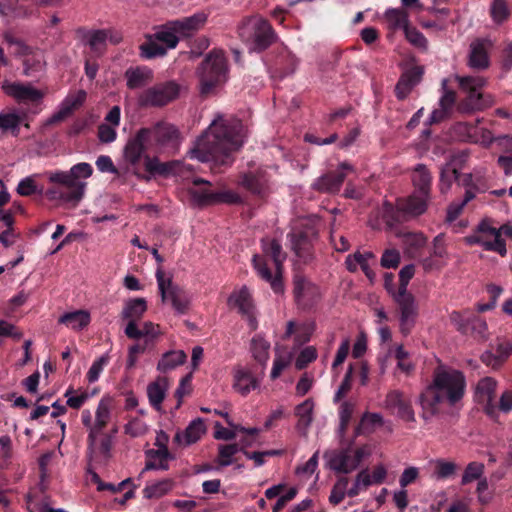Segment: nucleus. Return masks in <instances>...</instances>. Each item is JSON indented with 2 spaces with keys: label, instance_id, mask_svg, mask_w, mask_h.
<instances>
[{
  "label": "nucleus",
  "instance_id": "26",
  "mask_svg": "<svg viewBox=\"0 0 512 512\" xmlns=\"http://www.w3.org/2000/svg\"><path fill=\"white\" fill-rule=\"evenodd\" d=\"M291 242V248L304 262L312 258V241L308 233L303 231H294L288 234Z\"/></svg>",
  "mask_w": 512,
  "mask_h": 512
},
{
  "label": "nucleus",
  "instance_id": "60",
  "mask_svg": "<svg viewBox=\"0 0 512 512\" xmlns=\"http://www.w3.org/2000/svg\"><path fill=\"white\" fill-rule=\"evenodd\" d=\"M354 365L350 364L337 392L334 395V402H339L351 389Z\"/></svg>",
  "mask_w": 512,
  "mask_h": 512
},
{
  "label": "nucleus",
  "instance_id": "23",
  "mask_svg": "<svg viewBox=\"0 0 512 512\" xmlns=\"http://www.w3.org/2000/svg\"><path fill=\"white\" fill-rule=\"evenodd\" d=\"M96 420L95 424L89 431L87 442L88 449L94 450L96 445L97 436L102 432V430L107 426L110 420V401L106 399H101L97 409H96Z\"/></svg>",
  "mask_w": 512,
  "mask_h": 512
},
{
  "label": "nucleus",
  "instance_id": "6",
  "mask_svg": "<svg viewBox=\"0 0 512 512\" xmlns=\"http://www.w3.org/2000/svg\"><path fill=\"white\" fill-rule=\"evenodd\" d=\"M431 197L412 193L408 197H399L393 204L384 201L381 207V218L388 229L392 230L413 218L424 214L428 208Z\"/></svg>",
  "mask_w": 512,
  "mask_h": 512
},
{
  "label": "nucleus",
  "instance_id": "41",
  "mask_svg": "<svg viewBox=\"0 0 512 512\" xmlns=\"http://www.w3.org/2000/svg\"><path fill=\"white\" fill-rule=\"evenodd\" d=\"M147 310V303L144 298H135L128 301L122 310V318L137 321Z\"/></svg>",
  "mask_w": 512,
  "mask_h": 512
},
{
  "label": "nucleus",
  "instance_id": "43",
  "mask_svg": "<svg viewBox=\"0 0 512 512\" xmlns=\"http://www.w3.org/2000/svg\"><path fill=\"white\" fill-rule=\"evenodd\" d=\"M27 112L0 114V129L11 130L18 134L20 124L26 119Z\"/></svg>",
  "mask_w": 512,
  "mask_h": 512
},
{
  "label": "nucleus",
  "instance_id": "56",
  "mask_svg": "<svg viewBox=\"0 0 512 512\" xmlns=\"http://www.w3.org/2000/svg\"><path fill=\"white\" fill-rule=\"evenodd\" d=\"M109 360V355L104 354L92 363L89 371L86 374V378L89 383H94L95 381L98 380L104 367L109 363Z\"/></svg>",
  "mask_w": 512,
  "mask_h": 512
},
{
  "label": "nucleus",
  "instance_id": "24",
  "mask_svg": "<svg viewBox=\"0 0 512 512\" xmlns=\"http://www.w3.org/2000/svg\"><path fill=\"white\" fill-rule=\"evenodd\" d=\"M496 391V381L490 377L481 379L476 387V394L479 401L483 402L485 413L491 417H496V404L493 399Z\"/></svg>",
  "mask_w": 512,
  "mask_h": 512
},
{
  "label": "nucleus",
  "instance_id": "55",
  "mask_svg": "<svg viewBox=\"0 0 512 512\" xmlns=\"http://www.w3.org/2000/svg\"><path fill=\"white\" fill-rule=\"evenodd\" d=\"M383 425V417L378 413L366 412L363 414L360 423L355 428L356 436L361 435L368 426H381Z\"/></svg>",
  "mask_w": 512,
  "mask_h": 512
},
{
  "label": "nucleus",
  "instance_id": "14",
  "mask_svg": "<svg viewBox=\"0 0 512 512\" xmlns=\"http://www.w3.org/2000/svg\"><path fill=\"white\" fill-rule=\"evenodd\" d=\"M1 88L6 95L14 98L18 104L32 108L37 107L44 97L41 90L18 82L4 81Z\"/></svg>",
  "mask_w": 512,
  "mask_h": 512
},
{
  "label": "nucleus",
  "instance_id": "3",
  "mask_svg": "<svg viewBox=\"0 0 512 512\" xmlns=\"http://www.w3.org/2000/svg\"><path fill=\"white\" fill-rule=\"evenodd\" d=\"M148 130L139 129L136 134L130 137L124 147V159L129 169L139 178L149 180L151 177H168L179 171L180 162H161L157 157L144 155L148 145Z\"/></svg>",
  "mask_w": 512,
  "mask_h": 512
},
{
  "label": "nucleus",
  "instance_id": "7",
  "mask_svg": "<svg viewBox=\"0 0 512 512\" xmlns=\"http://www.w3.org/2000/svg\"><path fill=\"white\" fill-rule=\"evenodd\" d=\"M240 39L250 50L262 52L276 40V34L268 20L252 16L245 18L238 26Z\"/></svg>",
  "mask_w": 512,
  "mask_h": 512
},
{
  "label": "nucleus",
  "instance_id": "62",
  "mask_svg": "<svg viewBox=\"0 0 512 512\" xmlns=\"http://www.w3.org/2000/svg\"><path fill=\"white\" fill-rule=\"evenodd\" d=\"M457 469V466L453 462L439 460L436 464V476L439 479H446L452 476Z\"/></svg>",
  "mask_w": 512,
  "mask_h": 512
},
{
  "label": "nucleus",
  "instance_id": "57",
  "mask_svg": "<svg viewBox=\"0 0 512 512\" xmlns=\"http://www.w3.org/2000/svg\"><path fill=\"white\" fill-rule=\"evenodd\" d=\"M354 404L348 401H345L341 404L339 409V419H340V425L339 430L343 434L346 432L348 425L350 423V420L352 418L353 412H354Z\"/></svg>",
  "mask_w": 512,
  "mask_h": 512
},
{
  "label": "nucleus",
  "instance_id": "54",
  "mask_svg": "<svg viewBox=\"0 0 512 512\" xmlns=\"http://www.w3.org/2000/svg\"><path fill=\"white\" fill-rule=\"evenodd\" d=\"M298 65V60L294 55L289 53L279 58V67L277 68L281 78L287 77L294 73Z\"/></svg>",
  "mask_w": 512,
  "mask_h": 512
},
{
  "label": "nucleus",
  "instance_id": "28",
  "mask_svg": "<svg viewBox=\"0 0 512 512\" xmlns=\"http://www.w3.org/2000/svg\"><path fill=\"white\" fill-rule=\"evenodd\" d=\"M124 77L129 89L143 88L153 79V72L146 66L130 67L125 71Z\"/></svg>",
  "mask_w": 512,
  "mask_h": 512
},
{
  "label": "nucleus",
  "instance_id": "9",
  "mask_svg": "<svg viewBox=\"0 0 512 512\" xmlns=\"http://www.w3.org/2000/svg\"><path fill=\"white\" fill-rule=\"evenodd\" d=\"M228 74L227 59L221 50L209 52L198 68L200 94L204 97L226 81Z\"/></svg>",
  "mask_w": 512,
  "mask_h": 512
},
{
  "label": "nucleus",
  "instance_id": "49",
  "mask_svg": "<svg viewBox=\"0 0 512 512\" xmlns=\"http://www.w3.org/2000/svg\"><path fill=\"white\" fill-rule=\"evenodd\" d=\"M107 33L105 30L93 31L88 39V44L96 56H101L106 49Z\"/></svg>",
  "mask_w": 512,
  "mask_h": 512
},
{
  "label": "nucleus",
  "instance_id": "58",
  "mask_svg": "<svg viewBox=\"0 0 512 512\" xmlns=\"http://www.w3.org/2000/svg\"><path fill=\"white\" fill-rule=\"evenodd\" d=\"M317 351L313 346L305 347L295 361V367L298 370H302L308 366L311 362L316 360Z\"/></svg>",
  "mask_w": 512,
  "mask_h": 512
},
{
  "label": "nucleus",
  "instance_id": "47",
  "mask_svg": "<svg viewBox=\"0 0 512 512\" xmlns=\"http://www.w3.org/2000/svg\"><path fill=\"white\" fill-rule=\"evenodd\" d=\"M270 344L265 341L261 336L253 337L251 342V350L255 360L259 363H264L268 359V350Z\"/></svg>",
  "mask_w": 512,
  "mask_h": 512
},
{
  "label": "nucleus",
  "instance_id": "13",
  "mask_svg": "<svg viewBox=\"0 0 512 512\" xmlns=\"http://www.w3.org/2000/svg\"><path fill=\"white\" fill-rule=\"evenodd\" d=\"M451 321L457 331L464 335H470L477 340H486L488 337V326L482 317L475 314H462L452 312Z\"/></svg>",
  "mask_w": 512,
  "mask_h": 512
},
{
  "label": "nucleus",
  "instance_id": "42",
  "mask_svg": "<svg viewBox=\"0 0 512 512\" xmlns=\"http://www.w3.org/2000/svg\"><path fill=\"white\" fill-rule=\"evenodd\" d=\"M170 21L166 22L161 26L160 30L152 34L158 42L165 44V48L174 49L179 43V36L176 35L175 31L171 30Z\"/></svg>",
  "mask_w": 512,
  "mask_h": 512
},
{
  "label": "nucleus",
  "instance_id": "61",
  "mask_svg": "<svg viewBox=\"0 0 512 512\" xmlns=\"http://www.w3.org/2000/svg\"><path fill=\"white\" fill-rule=\"evenodd\" d=\"M496 364H501L512 354V343L509 340H499L496 346Z\"/></svg>",
  "mask_w": 512,
  "mask_h": 512
},
{
  "label": "nucleus",
  "instance_id": "18",
  "mask_svg": "<svg viewBox=\"0 0 512 512\" xmlns=\"http://www.w3.org/2000/svg\"><path fill=\"white\" fill-rule=\"evenodd\" d=\"M148 132V139L151 143H155L158 146L162 147H175L179 142L180 133L178 129L167 122L160 121L157 122L152 127H144Z\"/></svg>",
  "mask_w": 512,
  "mask_h": 512
},
{
  "label": "nucleus",
  "instance_id": "52",
  "mask_svg": "<svg viewBox=\"0 0 512 512\" xmlns=\"http://www.w3.org/2000/svg\"><path fill=\"white\" fill-rule=\"evenodd\" d=\"M349 480L347 477L343 476L340 477L337 482L334 484L331 494L329 496V502L332 505H338L340 504L346 495L347 486H348Z\"/></svg>",
  "mask_w": 512,
  "mask_h": 512
},
{
  "label": "nucleus",
  "instance_id": "5",
  "mask_svg": "<svg viewBox=\"0 0 512 512\" xmlns=\"http://www.w3.org/2000/svg\"><path fill=\"white\" fill-rule=\"evenodd\" d=\"M263 255H254L253 267L261 279L268 282L272 290L279 294L284 291L283 262L286 258L282 246L275 239L262 240Z\"/></svg>",
  "mask_w": 512,
  "mask_h": 512
},
{
  "label": "nucleus",
  "instance_id": "25",
  "mask_svg": "<svg viewBox=\"0 0 512 512\" xmlns=\"http://www.w3.org/2000/svg\"><path fill=\"white\" fill-rule=\"evenodd\" d=\"M423 68L414 66L406 70L399 78L395 86V95L397 99L404 100L412 89L421 81Z\"/></svg>",
  "mask_w": 512,
  "mask_h": 512
},
{
  "label": "nucleus",
  "instance_id": "33",
  "mask_svg": "<svg viewBox=\"0 0 512 512\" xmlns=\"http://www.w3.org/2000/svg\"><path fill=\"white\" fill-rule=\"evenodd\" d=\"M353 461L352 451L344 449L331 456L329 466L337 473L348 474L357 468Z\"/></svg>",
  "mask_w": 512,
  "mask_h": 512
},
{
  "label": "nucleus",
  "instance_id": "29",
  "mask_svg": "<svg viewBox=\"0 0 512 512\" xmlns=\"http://www.w3.org/2000/svg\"><path fill=\"white\" fill-rule=\"evenodd\" d=\"M258 381L251 371L243 367H237L233 374V388L242 396H246L251 390L256 389Z\"/></svg>",
  "mask_w": 512,
  "mask_h": 512
},
{
  "label": "nucleus",
  "instance_id": "53",
  "mask_svg": "<svg viewBox=\"0 0 512 512\" xmlns=\"http://www.w3.org/2000/svg\"><path fill=\"white\" fill-rule=\"evenodd\" d=\"M415 274V266L413 264H408L402 267V269L399 272V287L397 289V293H394V295L403 296L406 294H410L407 291V286L409 284V281L413 278Z\"/></svg>",
  "mask_w": 512,
  "mask_h": 512
},
{
  "label": "nucleus",
  "instance_id": "50",
  "mask_svg": "<svg viewBox=\"0 0 512 512\" xmlns=\"http://www.w3.org/2000/svg\"><path fill=\"white\" fill-rule=\"evenodd\" d=\"M404 34L405 38L411 45L418 49L427 50L428 40L416 27L410 24L404 31Z\"/></svg>",
  "mask_w": 512,
  "mask_h": 512
},
{
  "label": "nucleus",
  "instance_id": "21",
  "mask_svg": "<svg viewBox=\"0 0 512 512\" xmlns=\"http://www.w3.org/2000/svg\"><path fill=\"white\" fill-rule=\"evenodd\" d=\"M207 15L196 13L189 17L170 21L171 30L175 31L180 38H189L193 36L206 22Z\"/></svg>",
  "mask_w": 512,
  "mask_h": 512
},
{
  "label": "nucleus",
  "instance_id": "34",
  "mask_svg": "<svg viewBox=\"0 0 512 512\" xmlns=\"http://www.w3.org/2000/svg\"><path fill=\"white\" fill-rule=\"evenodd\" d=\"M145 39V42L139 46V55L142 59L151 60L166 55V48L159 44L152 34H146Z\"/></svg>",
  "mask_w": 512,
  "mask_h": 512
},
{
  "label": "nucleus",
  "instance_id": "31",
  "mask_svg": "<svg viewBox=\"0 0 512 512\" xmlns=\"http://www.w3.org/2000/svg\"><path fill=\"white\" fill-rule=\"evenodd\" d=\"M388 30L395 32L397 30L405 31L410 25L409 13L404 8H388L383 15Z\"/></svg>",
  "mask_w": 512,
  "mask_h": 512
},
{
  "label": "nucleus",
  "instance_id": "38",
  "mask_svg": "<svg viewBox=\"0 0 512 512\" xmlns=\"http://www.w3.org/2000/svg\"><path fill=\"white\" fill-rule=\"evenodd\" d=\"M59 322L75 330H81L90 323V314L85 310H77L63 314Z\"/></svg>",
  "mask_w": 512,
  "mask_h": 512
},
{
  "label": "nucleus",
  "instance_id": "10",
  "mask_svg": "<svg viewBox=\"0 0 512 512\" xmlns=\"http://www.w3.org/2000/svg\"><path fill=\"white\" fill-rule=\"evenodd\" d=\"M465 242L468 245H481L484 250L496 252L501 256L507 254L506 242L500 237L498 228L493 226L491 219L482 220L475 233L465 237Z\"/></svg>",
  "mask_w": 512,
  "mask_h": 512
},
{
  "label": "nucleus",
  "instance_id": "17",
  "mask_svg": "<svg viewBox=\"0 0 512 512\" xmlns=\"http://www.w3.org/2000/svg\"><path fill=\"white\" fill-rule=\"evenodd\" d=\"M385 408L405 422H415L411 401L399 390L390 391L385 398Z\"/></svg>",
  "mask_w": 512,
  "mask_h": 512
},
{
  "label": "nucleus",
  "instance_id": "8",
  "mask_svg": "<svg viewBox=\"0 0 512 512\" xmlns=\"http://www.w3.org/2000/svg\"><path fill=\"white\" fill-rule=\"evenodd\" d=\"M459 87L465 96L459 101L457 110L463 114H472L484 110L494 104V97L491 94H484L481 89L486 84L482 77L464 76L456 77Z\"/></svg>",
  "mask_w": 512,
  "mask_h": 512
},
{
  "label": "nucleus",
  "instance_id": "30",
  "mask_svg": "<svg viewBox=\"0 0 512 512\" xmlns=\"http://www.w3.org/2000/svg\"><path fill=\"white\" fill-rule=\"evenodd\" d=\"M206 432V426L201 418L193 420L183 433L177 432L173 441L179 445H190L197 442L201 436Z\"/></svg>",
  "mask_w": 512,
  "mask_h": 512
},
{
  "label": "nucleus",
  "instance_id": "11",
  "mask_svg": "<svg viewBox=\"0 0 512 512\" xmlns=\"http://www.w3.org/2000/svg\"><path fill=\"white\" fill-rule=\"evenodd\" d=\"M178 95L179 85L174 81H167L144 90L138 102L141 107H162L176 99Z\"/></svg>",
  "mask_w": 512,
  "mask_h": 512
},
{
  "label": "nucleus",
  "instance_id": "32",
  "mask_svg": "<svg viewBox=\"0 0 512 512\" xmlns=\"http://www.w3.org/2000/svg\"><path fill=\"white\" fill-rule=\"evenodd\" d=\"M168 386L169 383L166 377H158L147 386L149 403L155 410H160L161 404L165 399Z\"/></svg>",
  "mask_w": 512,
  "mask_h": 512
},
{
  "label": "nucleus",
  "instance_id": "37",
  "mask_svg": "<svg viewBox=\"0 0 512 512\" xmlns=\"http://www.w3.org/2000/svg\"><path fill=\"white\" fill-rule=\"evenodd\" d=\"M480 120L475 122H457L453 126L454 133L461 141L478 143L479 142V127L477 124Z\"/></svg>",
  "mask_w": 512,
  "mask_h": 512
},
{
  "label": "nucleus",
  "instance_id": "46",
  "mask_svg": "<svg viewBox=\"0 0 512 512\" xmlns=\"http://www.w3.org/2000/svg\"><path fill=\"white\" fill-rule=\"evenodd\" d=\"M458 169L453 166L452 163H447L442 167L440 172V183L439 188L441 193H446L454 181L457 182Z\"/></svg>",
  "mask_w": 512,
  "mask_h": 512
},
{
  "label": "nucleus",
  "instance_id": "1",
  "mask_svg": "<svg viewBox=\"0 0 512 512\" xmlns=\"http://www.w3.org/2000/svg\"><path fill=\"white\" fill-rule=\"evenodd\" d=\"M244 126L235 117L215 119L189 150L191 159L210 162L214 173H221L234 162L233 153L244 142Z\"/></svg>",
  "mask_w": 512,
  "mask_h": 512
},
{
  "label": "nucleus",
  "instance_id": "44",
  "mask_svg": "<svg viewBox=\"0 0 512 512\" xmlns=\"http://www.w3.org/2000/svg\"><path fill=\"white\" fill-rule=\"evenodd\" d=\"M403 243L411 255H415L427 243V238L421 232H407L403 234Z\"/></svg>",
  "mask_w": 512,
  "mask_h": 512
},
{
  "label": "nucleus",
  "instance_id": "59",
  "mask_svg": "<svg viewBox=\"0 0 512 512\" xmlns=\"http://www.w3.org/2000/svg\"><path fill=\"white\" fill-rule=\"evenodd\" d=\"M400 260L401 257L398 250L386 249L381 256L380 264L383 268L395 269L399 266Z\"/></svg>",
  "mask_w": 512,
  "mask_h": 512
},
{
  "label": "nucleus",
  "instance_id": "45",
  "mask_svg": "<svg viewBox=\"0 0 512 512\" xmlns=\"http://www.w3.org/2000/svg\"><path fill=\"white\" fill-rule=\"evenodd\" d=\"M490 16L494 23L502 24L510 17V9L506 0H493L490 6Z\"/></svg>",
  "mask_w": 512,
  "mask_h": 512
},
{
  "label": "nucleus",
  "instance_id": "48",
  "mask_svg": "<svg viewBox=\"0 0 512 512\" xmlns=\"http://www.w3.org/2000/svg\"><path fill=\"white\" fill-rule=\"evenodd\" d=\"M242 451L239 445L236 443L233 444H223L218 447V463L220 466H229L233 463V456Z\"/></svg>",
  "mask_w": 512,
  "mask_h": 512
},
{
  "label": "nucleus",
  "instance_id": "63",
  "mask_svg": "<svg viewBox=\"0 0 512 512\" xmlns=\"http://www.w3.org/2000/svg\"><path fill=\"white\" fill-rule=\"evenodd\" d=\"M87 97V93L84 90H78L75 94L67 96V98L64 101V105L71 109L73 112L74 110L78 109L83 105Z\"/></svg>",
  "mask_w": 512,
  "mask_h": 512
},
{
  "label": "nucleus",
  "instance_id": "2",
  "mask_svg": "<svg viewBox=\"0 0 512 512\" xmlns=\"http://www.w3.org/2000/svg\"><path fill=\"white\" fill-rule=\"evenodd\" d=\"M466 386V378L461 371L436 368L432 381L419 395L422 418L428 421L438 416L443 411V406L451 409L460 408L466 394Z\"/></svg>",
  "mask_w": 512,
  "mask_h": 512
},
{
  "label": "nucleus",
  "instance_id": "22",
  "mask_svg": "<svg viewBox=\"0 0 512 512\" xmlns=\"http://www.w3.org/2000/svg\"><path fill=\"white\" fill-rule=\"evenodd\" d=\"M229 304L238 308V311L247 317L251 329L257 328L252 297L247 287L244 286L238 292L233 293L229 297Z\"/></svg>",
  "mask_w": 512,
  "mask_h": 512
},
{
  "label": "nucleus",
  "instance_id": "51",
  "mask_svg": "<svg viewBox=\"0 0 512 512\" xmlns=\"http://www.w3.org/2000/svg\"><path fill=\"white\" fill-rule=\"evenodd\" d=\"M484 468V464L480 462H470L464 470L461 484L467 485L475 480L481 479L484 473Z\"/></svg>",
  "mask_w": 512,
  "mask_h": 512
},
{
  "label": "nucleus",
  "instance_id": "19",
  "mask_svg": "<svg viewBox=\"0 0 512 512\" xmlns=\"http://www.w3.org/2000/svg\"><path fill=\"white\" fill-rule=\"evenodd\" d=\"M189 193L199 206H208L218 203L235 204L240 202L239 196L231 191L214 192L208 188H191Z\"/></svg>",
  "mask_w": 512,
  "mask_h": 512
},
{
  "label": "nucleus",
  "instance_id": "15",
  "mask_svg": "<svg viewBox=\"0 0 512 512\" xmlns=\"http://www.w3.org/2000/svg\"><path fill=\"white\" fill-rule=\"evenodd\" d=\"M353 167L343 162L334 171H330L318 177L312 184V188L321 193H338L346 179L347 173L351 172Z\"/></svg>",
  "mask_w": 512,
  "mask_h": 512
},
{
  "label": "nucleus",
  "instance_id": "40",
  "mask_svg": "<svg viewBox=\"0 0 512 512\" xmlns=\"http://www.w3.org/2000/svg\"><path fill=\"white\" fill-rule=\"evenodd\" d=\"M175 482L172 479H163L158 482L147 485L143 489V495L147 499H159L168 494L174 487Z\"/></svg>",
  "mask_w": 512,
  "mask_h": 512
},
{
  "label": "nucleus",
  "instance_id": "39",
  "mask_svg": "<svg viewBox=\"0 0 512 512\" xmlns=\"http://www.w3.org/2000/svg\"><path fill=\"white\" fill-rule=\"evenodd\" d=\"M241 185L250 193L262 196L265 192V181L263 176L253 172L244 173L241 176Z\"/></svg>",
  "mask_w": 512,
  "mask_h": 512
},
{
  "label": "nucleus",
  "instance_id": "64",
  "mask_svg": "<svg viewBox=\"0 0 512 512\" xmlns=\"http://www.w3.org/2000/svg\"><path fill=\"white\" fill-rule=\"evenodd\" d=\"M37 192V185L31 177L22 179L17 186V193L21 196H31Z\"/></svg>",
  "mask_w": 512,
  "mask_h": 512
},
{
  "label": "nucleus",
  "instance_id": "35",
  "mask_svg": "<svg viewBox=\"0 0 512 512\" xmlns=\"http://www.w3.org/2000/svg\"><path fill=\"white\" fill-rule=\"evenodd\" d=\"M187 355L182 350H171L164 353L157 364V370L166 373L176 367L183 365Z\"/></svg>",
  "mask_w": 512,
  "mask_h": 512
},
{
  "label": "nucleus",
  "instance_id": "36",
  "mask_svg": "<svg viewBox=\"0 0 512 512\" xmlns=\"http://www.w3.org/2000/svg\"><path fill=\"white\" fill-rule=\"evenodd\" d=\"M469 64L476 69H485L489 66V57L483 40L471 44Z\"/></svg>",
  "mask_w": 512,
  "mask_h": 512
},
{
  "label": "nucleus",
  "instance_id": "20",
  "mask_svg": "<svg viewBox=\"0 0 512 512\" xmlns=\"http://www.w3.org/2000/svg\"><path fill=\"white\" fill-rule=\"evenodd\" d=\"M394 301L400 308V331L407 336L415 325L417 308L412 294L394 295Z\"/></svg>",
  "mask_w": 512,
  "mask_h": 512
},
{
  "label": "nucleus",
  "instance_id": "4",
  "mask_svg": "<svg viewBox=\"0 0 512 512\" xmlns=\"http://www.w3.org/2000/svg\"><path fill=\"white\" fill-rule=\"evenodd\" d=\"M93 174V167L86 162L73 165L69 171L50 172L49 182L55 184L46 190L45 196L49 200H58L62 203L76 205L84 196L86 183L80 179H87Z\"/></svg>",
  "mask_w": 512,
  "mask_h": 512
},
{
  "label": "nucleus",
  "instance_id": "12",
  "mask_svg": "<svg viewBox=\"0 0 512 512\" xmlns=\"http://www.w3.org/2000/svg\"><path fill=\"white\" fill-rule=\"evenodd\" d=\"M155 277L162 301L170 300L173 308L180 314H185L189 308L187 293L178 285L174 284L171 278H165L161 267L156 270Z\"/></svg>",
  "mask_w": 512,
  "mask_h": 512
},
{
  "label": "nucleus",
  "instance_id": "16",
  "mask_svg": "<svg viewBox=\"0 0 512 512\" xmlns=\"http://www.w3.org/2000/svg\"><path fill=\"white\" fill-rule=\"evenodd\" d=\"M293 286L295 301L302 309H310L319 300V288L305 276L296 274Z\"/></svg>",
  "mask_w": 512,
  "mask_h": 512
},
{
  "label": "nucleus",
  "instance_id": "27",
  "mask_svg": "<svg viewBox=\"0 0 512 512\" xmlns=\"http://www.w3.org/2000/svg\"><path fill=\"white\" fill-rule=\"evenodd\" d=\"M414 193L431 197L432 175L424 164H417L412 171Z\"/></svg>",
  "mask_w": 512,
  "mask_h": 512
}]
</instances>
